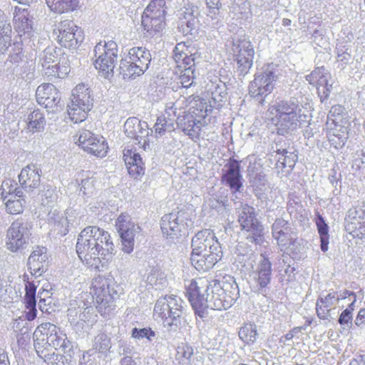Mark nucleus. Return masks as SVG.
<instances>
[{"instance_id": "49", "label": "nucleus", "mask_w": 365, "mask_h": 365, "mask_svg": "<svg viewBox=\"0 0 365 365\" xmlns=\"http://www.w3.org/2000/svg\"><path fill=\"white\" fill-rule=\"evenodd\" d=\"M23 61V54L21 52H15L11 53L9 55L8 58L5 62V65L7 68V70H11V71L18 75H21L19 72V66Z\"/></svg>"}, {"instance_id": "60", "label": "nucleus", "mask_w": 365, "mask_h": 365, "mask_svg": "<svg viewBox=\"0 0 365 365\" xmlns=\"http://www.w3.org/2000/svg\"><path fill=\"white\" fill-rule=\"evenodd\" d=\"M208 9L207 16L211 19H215L219 14L220 0H205Z\"/></svg>"}, {"instance_id": "37", "label": "nucleus", "mask_w": 365, "mask_h": 365, "mask_svg": "<svg viewBox=\"0 0 365 365\" xmlns=\"http://www.w3.org/2000/svg\"><path fill=\"white\" fill-rule=\"evenodd\" d=\"M173 59L179 68L195 65L194 58L183 42L175 46L173 50Z\"/></svg>"}, {"instance_id": "1", "label": "nucleus", "mask_w": 365, "mask_h": 365, "mask_svg": "<svg viewBox=\"0 0 365 365\" xmlns=\"http://www.w3.org/2000/svg\"><path fill=\"white\" fill-rule=\"evenodd\" d=\"M113 251L109 233L98 227L88 226L78 236L76 252L88 267L98 269L105 266L112 259Z\"/></svg>"}, {"instance_id": "26", "label": "nucleus", "mask_w": 365, "mask_h": 365, "mask_svg": "<svg viewBox=\"0 0 365 365\" xmlns=\"http://www.w3.org/2000/svg\"><path fill=\"white\" fill-rule=\"evenodd\" d=\"M14 24L15 30L21 37L30 38L34 36L33 17L27 9H15Z\"/></svg>"}, {"instance_id": "32", "label": "nucleus", "mask_w": 365, "mask_h": 365, "mask_svg": "<svg viewBox=\"0 0 365 365\" xmlns=\"http://www.w3.org/2000/svg\"><path fill=\"white\" fill-rule=\"evenodd\" d=\"M19 182L28 192H31L40 184L39 170L34 165L23 168L19 175Z\"/></svg>"}, {"instance_id": "63", "label": "nucleus", "mask_w": 365, "mask_h": 365, "mask_svg": "<svg viewBox=\"0 0 365 365\" xmlns=\"http://www.w3.org/2000/svg\"><path fill=\"white\" fill-rule=\"evenodd\" d=\"M356 155L353 160V168L365 170V152L364 150L357 151Z\"/></svg>"}, {"instance_id": "62", "label": "nucleus", "mask_w": 365, "mask_h": 365, "mask_svg": "<svg viewBox=\"0 0 365 365\" xmlns=\"http://www.w3.org/2000/svg\"><path fill=\"white\" fill-rule=\"evenodd\" d=\"M282 153L284 156L282 162L284 167L293 168L298 159L297 155L286 150H283Z\"/></svg>"}, {"instance_id": "6", "label": "nucleus", "mask_w": 365, "mask_h": 365, "mask_svg": "<svg viewBox=\"0 0 365 365\" xmlns=\"http://www.w3.org/2000/svg\"><path fill=\"white\" fill-rule=\"evenodd\" d=\"M276 110V126L279 135H285L294 131L301 126L302 118L306 115L301 114V108L295 100L281 101L274 108Z\"/></svg>"}, {"instance_id": "3", "label": "nucleus", "mask_w": 365, "mask_h": 365, "mask_svg": "<svg viewBox=\"0 0 365 365\" xmlns=\"http://www.w3.org/2000/svg\"><path fill=\"white\" fill-rule=\"evenodd\" d=\"M192 252L190 261L200 272L210 269L222 257V250L212 230L199 231L192 239Z\"/></svg>"}, {"instance_id": "2", "label": "nucleus", "mask_w": 365, "mask_h": 365, "mask_svg": "<svg viewBox=\"0 0 365 365\" xmlns=\"http://www.w3.org/2000/svg\"><path fill=\"white\" fill-rule=\"evenodd\" d=\"M186 294L195 313L200 318L206 316L207 308L226 310L235 302V298L227 293L220 282L216 281L204 289L199 286L197 282L192 280L187 288Z\"/></svg>"}, {"instance_id": "24", "label": "nucleus", "mask_w": 365, "mask_h": 365, "mask_svg": "<svg viewBox=\"0 0 365 365\" xmlns=\"http://www.w3.org/2000/svg\"><path fill=\"white\" fill-rule=\"evenodd\" d=\"M222 182L230 187L232 192L240 191L242 187V176L240 173V165L237 160L230 159L224 165Z\"/></svg>"}, {"instance_id": "18", "label": "nucleus", "mask_w": 365, "mask_h": 365, "mask_svg": "<svg viewBox=\"0 0 365 365\" xmlns=\"http://www.w3.org/2000/svg\"><path fill=\"white\" fill-rule=\"evenodd\" d=\"M39 61L45 75L48 77L63 78L70 72L68 61L63 58L60 64L58 54L53 48H45L40 56Z\"/></svg>"}, {"instance_id": "36", "label": "nucleus", "mask_w": 365, "mask_h": 365, "mask_svg": "<svg viewBox=\"0 0 365 365\" xmlns=\"http://www.w3.org/2000/svg\"><path fill=\"white\" fill-rule=\"evenodd\" d=\"M178 18L181 26L186 25L190 31L195 29L198 24V9L192 4H187L178 11Z\"/></svg>"}, {"instance_id": "5", "label": "nucleus", "mask_w": 365, "mask_h": 365, "mask_svg": "<svg viewBox=\"0 0 365 365\" xmlns=\"http://www.w3.org/2000/svg\"><path fill=\"white\" fill-rule=\"evenodd\" d=\"M349 126V115L341 105L332 106L327 121V138L336 148H342L347 138Z\"/></svg>"}, {"instance_id": "4", "label": "nucleus", "mask_w": 365, "mask_h": 365, "mask_svg": "<svg viewBox=\"0 0 365 365\" xmlns=\"http://www.w3.org/2000/svg\"><path fill=\"white\" fill-rule=\"evenodd\" d=\"M122 292V287L113 278L98 276L93 279L91 294L102 316L108 314L114 309L115 300Z\"/></svg>"}, {"instance_id": "23", "label": "nucleus", "mask_w": 365, "mask_h": 365, "mask_svg": "<svg viewBox=\"0 0 365 365\" xmlns=\"http://www.w3.org/2000/svg\"><path fill=\"white\" fill-rule=\"evenodd\" d=\"M272 233L281 250H286L297 242L289 222L282 218L275 220L272 226Z\"/></svg>"}, {"instance_id": "56", "label": "nucleus", "mask_w": 365, "mask_h": 365, "mask_svg": "<svg viewBox=\"0 0 365 365\" xmlns=\"http://www.w3.org/2000/svg\"><path fill=\"white\" fill-rule=\"evenodd\" d=\"M17 191H19L16 187V185H13V182L11 180H4L0 188L1 198L5 201L7 198H9L11 195H14Z\"/></svg>"}, {"instance_id": "54", "label": "nucleus", "mask_w": 365, "mask_h": 365, "mask_svg": "<svg viewBox=\"0 0 365 365\" xmlns=\"http://www.w3.org/2000/svg\"><path fill=\"white\" fill-rule=\"evenodd\" d=\"M81 175L85 178L81 179L80 191L82 192L84 196L90 197L95 191L94 180L86 173H82Z\"/></svg>"}, {"instance_id": "27", "label": "nucleus", "mask_w": 365, "mask_h": 365, "mask_svg": "<svg viewBox=\"0 0 365 365\" xmlns=\"http://www.w3.org/2000/svg\"><path fill=\"white\" fill-rule=\"evenodd\" d=\"M271 279L272 264L265 254H261V259L253 272V279L257 284V292L263 294H265Z\"/></svg>"}, {"instance_id": "7", "label": "nucleus", "mask_w": 365, "mask_h": 365, "mask_svg": "<svg viewBox=\"0 0 365 365\" xmlns=\"http://www.w3.org/2000/svg\"><path fill=\"white\" fill-rule=\"evenodd\" d=\"M93 107L91 89L84 83L78 84L72 90L71 101L67 106V113L75 123L83 121Z\"/></svg>"}, {"instance_id": "41", "label": "nucleus", "mask_w": 365, "mask_h": 365, "mask_svg": "<svg viewBox=\"0 0 365 365\" xmlns=\"http://www.w3.org/2000/svg\"><path fill=\"white\" fill-rule=\"evenodd\" d=\"M25 202L22 191H17L5 200L7 212L11 215H17L22 212Z\"/></svg>"}, {"instance_id": "55", "label": "nucleus", "mask_w": 365, "mask_h": 365, "mask_svg": "<svg viewBox=\"0 0 365 365\" xmlns=\"http://www.w3.org/2000/svg\"><path fill=\"white\" fill-rule=\"evenodd\" d=\"M38 356L47 363L48 365H64L65 356L62 354H56L55 352L51 354H43L42 351H40L36 349Z\"/></svg>"}, {"instance_id": "47", "label": "nucleus", "mask_w": 365, "mask_h": 365, "mask_svg": "<svg viewBox=\"0 0 365 365\" xmlns=\"http://www.w3.org/2000/svg\"><path fill=\"white\" fill-rule=\"evenodd\" d=\"M316 225L317 227L318 232L320 235L321 250L325 252L329 249V227L322 216L319 214H317L316 219Z\"/></svg>"}, {"instance_id": "12", "label": "nucleus", "mask_w": 365, "mask_h": 365, "mask_svg": "<svg viewBox=\"0 0 365 365\" xmlns=\"http://www.w3.org/2000/svg\"><path fill=\"white\" fill-rule=\"evenodd\" d=\"M32 226L22 218L14 221L6 232V245L11 252H17L29 244Z\"/></svg>"}, {"instance_id": "52", "label": "nucleus", "mask_w": 365, "mask_h": 365, "mask_svg": "<svg viewBox=\"0 0 365 365\" xmlns=\"http://www.w3.org/2000/svg\"><path fill=\"white\" fill-rule=\"evenodd\" d=\"M193 355V348L185 343H182L177 348L176 359L180 363H189Z\"/></svg>"}, {"instance_id": "58", "label": "nucleus", "mask_w": 365, "mask_h": 365, "mask_svg": "<svg viewBox=\"0 0 365 365\" xmlns=\"http://www.w3.org/2000/svg\"><path fill=\"white\" fill-rule=\"evenodd\" d=\"M353 309H345L340 314L339 323L343 329H348L352 326Z\"/></svg>"}, {"instance_id": "17", "label": "nucleus", "mask_w": 365, "mask_h": 365, "mask_svg": "<svg viewBox=\"0 0 365 365\" xmlns=\"http://www.w3.org/2000/svg\"><path fill=\"white\" fill-rule=\"evenodd\" d=\"M115 227L120 235L122 250L127 254L133 251L135 237L140 231V226L127 214L120 215L115 222Z\"/></svg>"}, {"instance_id": "48", "label": "nucleus", "mask_w": 365, "mask_h": 365, "mask_svg": "<svg viewBox=\"0 0 365 365\" xmlns=\"http://www.w3.org/2000/svg\"><path fill=\"white\" fill-rule=\"evenodd\" d=\"M239 337L246 344L254 343L257 338V325L255 324H245L239 331Z\"/></svg>"}, {"instance_id": "39", "label": "nucleus", "mask_w": 365, "mask_h": 365, "mask_svg": "<svg viewBox=\"0 0 365 365\" xmlns=\"http://www.w3.org/2000/svg\"><path fill=\"white\" fill-rule=\"evenodd\" d=\"M28 129L30 131L40 132L44 129L46 125V119L44 114L39 109H35L31 111L26 118Z\"/></svg>"}, {"instance_id": "61", "label": "nucleus", "mask_w": 365, "mask_h": 365, "mask_svg": "<svg viewBox=\"0 0 365 365\" xmlns=\"http://www.w3.org/2000/svg\"><path fill=\"white\" fill-rule=\"evenodd\" d=\"M253 186L257 191L264 192L267 190L269 186L264 175L261 173L256 175L253 180Z\"/></svg>"}, {"instance_id": "9", "label": "nucleus", "mask_w": 365, "mask_h": 365, "mask_svg": "<svg viewBox=\"0 0 365 365\" xmlns=\"http://www.w3.org/2000/svg\"><path fill=\"white\" fill-rule=\"evenodd\" d=\"M238 219L242 231L247 233L248 242L259 245L263 240L264 227L257 217L255 209L247 204H242L237 208Z\"/></svg>"}, {"instance_id": "8", "label": "nucleus", "mask_w": 365, "mask_h": 365, "mask_svg": "<svg viewBox=\"0 0 365 365\" xmlns=\"http://www.w3.org/2000/svg\"><path fill=\"white\" fill-rule=\"evenodd\" d=\"M151 61L150 51L144 47H133L121 60L120 72L124 78H133L144 73Z\"/></svg>"}, {"instance_id": "50", "label": "nucleus", "mask_w": 365, "mask_h": 365, "mask_svg": "<svg viewBox=\"0 0 365 365\" xmlns=\"http://www.w3.org/2000/svg\"><path fill=\"white\" fill-rule=\"evenodd\" d=\"M336 61L344 68L351 60V48L349 46L338 43L336 47Z\"/></svg>"}, {"instance_id": "13", "label": "nucleus", "mask_w": 365, "mask_h": 365, "mask_svg": "<svg viewBox=\"0 0 365 365\" xmlns=\"http://www.w3.org/2000/svg\"><path fill=\"white\" fill-rule=\"evenodd\" d=\"M193 222L190 212L180 210L165 215L161 219V230L167 237L175 238L188 228L192 227Z\"/></svg>"}, {"instance_id": "38", "label": "nucleus", "mask_w": 365, "mask_h": 365, "mask_svg": "<svg viewBox=\"0 0 365 365\" xmlns=\"http://www.w3.org/2000/svg\"><path fill=\"white\" fill-rule=\"evenodd\" d=\"M153 317L156 320H160L164 327L168 328L170 331H176L177 327L173 324H167L166 321L172 316L170 314V310L168 305L166 297L159 298L154 307Z\"/></svg>"}, {"instance_id": "31", "label": "nucleus", "mask_w": 365, "mask_h": 365, "mask_svg": "<svg viewBox=\"0 0 365 365\" xmlns=\"http://www.w3.org/2000/svg\"><path fill=\"white\" fill-rule=\"evenodd\" d=\"M177 124L179 128L191 138L198 137L202 127L200 120H197L190 112L179 115Z\"/></svg>"}, {"instance_id": "28", "label": "nucleus", "mask_w": 365, "mask_h": 365, "mask_svg": "<svg viewBox=\"0 0 365 365\" xmlns=\"http://www.w3.org/2000/svg\"><path fill=\"white\" fill-rule=\"evenodd\" d=\"M345 227L350 233L365 235V207L358 206L349 210Z\"/></svg>"}, {"instance_id": "11", "label": "nucleus", "mask_w": 365, "mask_h": 365, "mask_svg": "<svg viewBox=\"0 0 365 365\" xmlns=\"http://www.w3.org/2000/svg\"><path fill=\"white\" fill-rule=\"evenodd\" d=\"M40 332L43 335V341H46L48 346L56 350H61L63 354L71 356L73 345L65 333L61 331L56 325L49 322L42 323L38 326L34 332L37 336Z\"/></svg>"}, {"instance_id": "64", "label": "nucleus", "mask_w": 365, "mask_h": 365, "mask_svg": "<svg viewBox=\"0 0 365 365\" xmlns=\"http://www.w3.org/2000/svg\"><path fill=\"white\" fill-rule=\"evenodd\" d=\"M65 217H66V221L68 222V229L69 228L70 225H73V224H78V213L76 210L73 209H68L65 212Z\"/></svg>"}, {"instance_id": "45", "label": "nucleus", "mask_w": 365, "mask_h": 365, "mask_svg": "<svg viewBox=\"0 0 365 365\" xmlns=\"http://www.w3.org/2000/svg\"><path fill=\"white\" fill-rule=\"evenodd\" d=\"M165 0H153L145 8L143 14L165 19Z\"/></svg>"}, {"instance_id": "44", "label": "nucleus", "mask_w": 365, "mask_h": 365, "mask_svg": "<svg viewBox=\"0 0 365 365\" xmlns=\"http://www.w3.org/2000/svg\"><path fill=\"white\" fill-rule=\"evenodd\" d=\"M174 130V119L166 118L165 115L159 116L153 126V130L156 138L165 135L166 132H171Z\"/></svg>"}, {"instance_id": "16", "label": "nucleus", "mask_w": 365, "mask_h": 365, "mask_svg": "<svg viewBox=\"0 0 365 365\" xmlns=\"http://www.w3.org/2000/svg\"><path fill=\"white\" fill-rule=\"evenodd\" d=\"M277 76L272 65H267L257 72L250 84V94L259 98L269 95L273 90Z\"/></svg>"}, {"instance_id": "46", "label": "nucleus", "mask_w": 365, "mask_h": 365, "mask_svg": "<svg viewBox=\"0 0 365 365\" xmlns=\"http://www.w3.org/2000/svg\"><path fill=\"white\" fill-rule=\"evenodd\" d=\"M111 346L110 338L106 333L101 332L95 336L93 341V348L97 352L106 354Z\"/></svg>"}, {"instance_id": "15", "label": "nucleus", "mask_w": 365, "mask_h": 365, "mask_svg": "<svg viewBox=\"0 0 365 365\" xmlns=\"http://www.w3.org/2000/svg\"><path fill=\"white\" fill-rule=\"evenodd\" d=\"M53 34L58 43L67 48L75 49L83 40V31L70 20H64L56 25Z\"/></svg>"}, {"instance_id": "57", "label": "nucleus", "mask_w": 365, "mask_h": 365, "mask_svg": "<svg viewBox=\"0 0 365 365\" xmlns=\"http://www.w3.org/2000/svg\"><path fill=\"white\" fill-rule=\"evenodd\" d=\"M131 336L135 339H147L152 341L153 338L155 336V332L151 328H133L131 331Z\"/></svg>"}, {"instance_id": "59", "label": "nucleus", "mask_w": 365, "mask_h": 365, "mask_svg": "<svg viewBox=\"0 0 365 365\" xmlns=\"http://www.w3.org/2000/svg\"><path fill=\"white\" fill-rule=\"evenodd\" d=\"M11 29L0 31V54L4 53L11 44Z\"/></svg>"}, {"instance_id": "30", "label": "nucleus", "mask_w": 365, "mask_h": 365, "mask_svg": "<svg viewBox=\"0 0 365 365\" xmlns=\"http://www.w3.org/2000/svg\"><path fill=\"white\" fill-rule=\"evenodd\" d=\"M168 305L170 310V314L172 317L167 319V324H173L177 329L182 325L184 322V302L182 299L175 295L165 296Z\"/></svg>"}, {"instance_id": "40", "label": "nucleus", "mask_w": 365, "mask_h": 365, "mask_svg": "<svg viewBox=\"0 0 365 365\" xmlns=\"http://www.w3.org/2000/svg\"><path fill=\"white\" fill-rule=\"evenodd\" d=\"M142 26L149 35L153 36L164 29L165 19L143 14Z\"/></svg>"}, {"instance_id": "22", "label": "nucleus", "mask_w": 365, "mask_h": 365, "mask_svg": "<svg viewBox=\"0 0 365 365\" xmlns=\"http://www.w3.org/2000/svg\"><path fill=\"white\" fill-rule=\"evenodd\" d=\"M350 295H354V293L348 291L342 294L332 291L325 295L321 294L316 303L317 317L321 319H328L331 316V311L335 309L339 302Z\"/></svg>"}, {"instance_id": "42", "label": "nucleus", "mask_w": 365, "mask_h": 365, "mask_svg": "<svg viewBox=\"0 0 365 365\" xmlns=\"http://www.w3.org/2000/svg\"><path fill=\"white\" fill-rule=\"evenodd\" d=\"M49 9L58 14L73 11L78 7V0H46Z\"/></svg>"}, {"instance_id": "19", "label": "nucleus", "mask_w": 365, "mask_h": 365, "mask_svg": "<svg viewBox=\"0 0 365 365\" xmlns=\"http://www.w3.org/2000/svg\"><path fill=\"white\" fill-rule=\"evenodd\" d=\"M73 140L84 151L93 155L103 158L108 152V146L105 138L96 135L89 130L79 131L73 136Z\"/></svg>"}, {"instance_id": "43", "label": "nucleus", "mask_w": 365, "mask_h": 365, "mask_svg": "<svg viewBox=\"0 0 365 365\" xmlns=\"http://www.w3.org/2000/svg\"><path fill=\"white\" fill-rule=\"evenodd\" d=\"M148 286L155 289H163L168 285V280L164 272L158 269H153L147 277Z\"/></svg>"}, {"instance_id": "25", "label": "nucleus", "mask_w": 365, "mask_h": 365, "mask_svg": "<svg viewBox=\"0 0 365 365\" xmlns=\"http://www.w3.org/2000/svg\"><path fill=\"white\" fill-rule=\"evenodd\" d=\"M38 104L43 106L51 112L58 110L60 103V95L56 88L51 83L39 86L36 92Z\"/></svg>"}, {"instance_id": "20", "label": "nucleus", "mask_w": 365, "mask_h": 365, "mask_svg": "<svg viewBox=\"0 0 365 365\" xmlns=\"http://www.w3.org/2000/svg\"><path fill=\"white\" fill-rule=\"evenodd\" d=\"M124 132L128 138L136 140L145 150L149 148V135L153 130L149 129L147 122L135 117L129 118L124 123Z\"/></svg>"}, {"instance_id": "34", "label": "nucleus", "mask_w": 365, "mask_h": 365, "mask_svg": "<svg viewBox=\"0 0 365 365\" xmlns=\"http://www.w3.org/2000/svg\"><path fill=\"white\" fill-rule=\"evenodd\" d=\"M26 294L24 296V304L26 310L24 311L25 318L28 321H33L37 315L36 292V286L34 282L26 281L25 284Z\"/></svg>"}, {"instance_id": "51", "label": "nucleus", "mask_w": 365, "mask_h": 365, "mask_svg": "<svg viewBox=\"0 0 365 365\" xmlns=\"http://www.w3.org/2000/svg\"><path fill=\"white\" fill-rule=\"evenodd\" d=\"M195 79V69L193 66L182 68V70L179 76V83L184 88H190L194 83Z\"/></svg>"}, {"instance_id": "33", "label": "nucleus", "mask_w": 365, "mask_h": 365, "mask_svg": "<svg viewBox=\"0 0 365 365\" xmlns=\"http://www.w3.org/2000/svg\"><path fill=\"white\" fill-rule=\"evenodd\" d=\"M123 158L128 172L131 176L137 178L144 174V163L138 153L132 150H125Z\"/></svg>"}, {"instance_id": "10", "label": "nucleus", "mask_w": 365, "mask_h": 365, "mask_svg": "<svg viewBox=\"0 0 365 365\" xmlns=\"http://www.w3.org/2000/svg\"><path fill=\"white\" fill-rule=\"evenodd\" d=\"M96 60L94 66L104 78L113 75V68L117 61L118 46L113 41L99 42L94 48Z\"/></svg>"}, {"instance_id": "14", "label": "nucleus", "mask_w": 365, "mask_h": 365, "mask_svg": "<svg viewBox=\"0 0 365 365\" xmlns=\"http://www.w3.org/2000/svg\"><path fill=\"white\" fill-rule=\"evenodd\" d=\"M230 51L237 62L239 71L243 74L247 73L252 66L255 55L251 41L245 36L233 39Z\"/></svg>"}, {"instance_id": "29", "label": "nucleus", "mask_w": 365, "mask_h": 365, "mask_svg": "<svg viewBox=\"0 0 365 365\" xmlns=\"http://www.w3.org/2000/svg\"><path fill=\"white\" fill-rule=\"evenodd\" d=\"M47 259L46 247H37L34 250L28 259V266L31 274L36 277L41 276L46 270Z\"/></svg>"}, {"instance_id": "21", "label": "nucleus", "mask_w": 365, "mask_h": 365, "mask_svg": "<svg viewBox=\"0 0 365 365\" xmlns=\"http://www.w3.org/2000/svg\"><path fill=\"white\" fill-rule=\"evenodd\" d=\"M309 84L313 85L317 89V93L322 101L327 99L332 89L334 80L324 66L315 68L310 74L305 76Z\"/></svg>"}, {"instance_id": "35", "label": "nucleus", "mask_w": 365, "mask_h": 365, "mask_svg": "<svg viewBox=\"0 0 365 365\" xmlns=\"http://www.w3.org/2000/svg\"><path fill=\"white\" fill-rule=\"evenodd\" d=\"M47 222L54 232L64 236L68 233V222L65 217V212H61L56 208H51L46 218Z\"/></svg>"}, {"instance_id": "53", "label": "nucleus", "mask_w": 365, "mask_h": 365, "mask_svg": "<svg viewBox=\"0 0 365 365\" xmlns=\"http://www.w3.org/2000/svg\"><path fill=\"white\" fill-rule=\"evenodd\" d=\"M41 203L43 206H48L53 207V205L56 202L58 198V195L56 190L47 186L44 187L43 190L41 191Z\"/></svg>"}]
</instances>
